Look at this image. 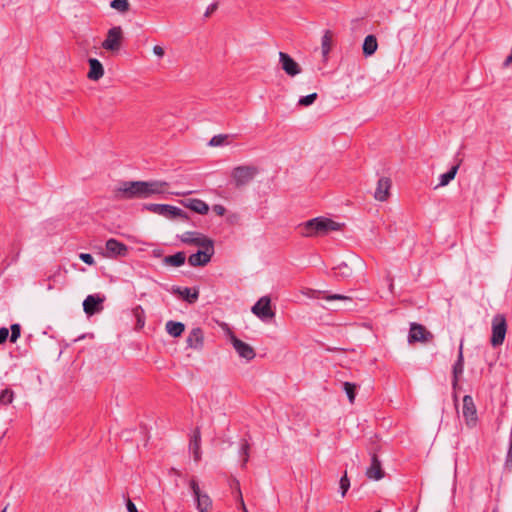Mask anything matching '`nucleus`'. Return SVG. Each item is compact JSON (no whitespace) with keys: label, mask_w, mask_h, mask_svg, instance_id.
<instances>
[{"label":"nucleus","mask_w":512,"mask_h":512,"mask_svg":"<svg viewBox=\"0 0 512 512\" xmlns=\"http://www.w3.org/2000/svg\"><path fill=\"white\" fill-rule=\"evenodd\" d=\"M169 184L165 181H126L116 190L118 199H145L152 195L164 194Z\"/></svg>","instance_id":"1"},{"label":"nucleus","mask_w":512,"mask_h":512,"mask_svg":"<svg viewBox=\"0 0 512 512\" xmlns=\"http://www.w3.org/2000/svg\"><path fill=\"white\" fill-rule=\"evenodd\" d=\"M340 229V224L325 217H316L299 226V233L305 237H316Z\"/></svg>","instance_id":"2"},{"label":"nucleus","mask_w":512,"mask_h":512,"mask_svg":"<svg viewBox=\"0 0 512 512\" xmlns=\"http://www.w3.org/2000/svg\"><path fill=\"white\" fill-rule=\"evenodd\" d=\"M142 209L170 220L177 218L188 220V215L184 210L169 204H144Z\"/></svg>","instance_id":"3"},{"label":"nucleus","mask_w":512,"mask_h":512,"mask_svg":"<svg viewBox=\"0 0 512 512\" xmlns=\"http://www.w3.org/2000/svg\"><path fill=\"white\" fill-rule=\"evenodd\" d=\"M258 173L259 170L254 165H239L232 169L231 178L234 186L241 188L248 185Z\"/></svg>","instance_id":"4"},{"label":"nucleus","mask_w":512,"mask_h":512,"mask_svg":"<svg viewBox=\"0 0 512 512\" xmlns=\"http://www.w3.org/2000/svg\"><path fill=\"white\" fill-rule=\"evenodd\" d=\"M507 332L506 318L502 314H497L492 319V336L490 343L493 347L501 346L505 340Z\"/></svg>","instance_id":"5"},{"label":"nucleus","mask_w":512,"mask_h":512,"mask_svg":"<svg viewBox=\"0 0 512 512\" xmlns=\"http://www.w3.org/2000/svg\"><path fill=\"white\" fill-rule=\"evenodd\" d=\"M189 486L195 498L197 510L199 512H208L212 506V500L209 495L200 490L199 484L194 478L189 481Z\"/></svg>","instance_id":"6"},{"label":"nucleus","mask_w":512,"mask_h":512,"mask_svg":"<svg viewBox=\"0 0 512 512\" xmlns=\"http://www.w3.org/2000/svg\"><path fill=\"white\" fill-rule=\"evenodd\" d=\"M123 30L120 26H114L107 32L106 39L102 42V47L107 51H118L122 45Z\"/></svg>","instance_id":"7"},{"label":"nucleus","mask_w":512,"mask_h":512,"mask_svg":"<svg viewBox=\"0 0 512 512\" xmlns=\"http://www.w3.org/2000/svg\"><path fill=\"white\" fill-rule=\"evenodd\" d=\"M251 311L262 321H266L275 316L271 308V299L269 296L261 297L251 308Z\"/></svg>","instance_id":"8"},{"label":"nucleus","mask_w":512,"mask_h":512,"mask_svg":"<svg viewBox=\"0 0 512 512\" xmlns=\"http://www.w3.org/2000/svg\"><path fill=\"white\" fill-rule=\"evenodd\" d=\"M105 251L111 256H124L127 253V247L116 239H109L106 242L105 247H98V251L96 253L101 256H107Z\"/></svg>","instance_id":"9"},{"label":"nucleus","mask_w":512,"mask_h":512,"mask_svg":"<svg viewBox=\"0 0 512 512\" xmlns=\"http://www.w3.org/2000/svg\"><path fill=\"white\" fill-rule=\"evenodd\" d=\"M230 341L233 345V348L241 358H244L247 361H251L255 358L256 353L252 346L238 339L234 334H231Z\"/></svg>","instance_id":"10"},{"label":"nucleus","mask_w":512,"mask_h":512,"mask_svg":"<svg viewBox=\"0 0 512 512\" xmlns=\"http://www.w3.org/2000/svg\"><path fill=\"white\" fill-rule=\"evenodd\" d=\"M104 297L88 295L83 301V310L88 316L95 315L103 310Z\"/></svg>","instance_id":"11"},{"label":"nucleus","mask_w":512,"mask_h":512,"mask_svg":"<svg viewBox=\"0 0 512 512\" xmlns=\"http://www.w3.org/2000/svg\"><path fill=\"white\" fill-rule=\"evenodd\" d=\"M279 62L285 73L291 77H294L301 72L299 64L285 52H279Z\"/></svg>","instance_id":"12"},{"label":"nucleus","mask_w":512,"mask_h":512,"mask_svg":"<svg viewBox=\"0 0 512 512\" xmlns=\"http://www.w3.org/2000/svg\"><path fill=\"white\" fill-rule=\"evenodd\" d=\"M324 266L330 268L332 275L338 279H346L352 275L351 267L344 261L324 263Z\"/></svg>","instance_id":"13"},{"label":"nucleus","mask_w":512,"mask_h":512,"mask_svg":"<svg viewBox=\"0 0 512 512\" xmlns=\"http://www.w3.org/2000/svg\"><path fill=\"white\" fill-rule=\"evenodd\" d=\"M463 416L467 425L474 426L477 421V410L472 396L465 395L463 397Z\"/></svg>","instance_id":"14"},{"label":"nucleus","mask_w":512,"mask_h":512,"mask_svg":"<svg viewBox=\"0 0 512 512\" xmlns=\"http://www.w3.org/2000/svg\"><path fill=\"white\" fill-rule=\"evenodd\" d=\"M432 338V334L426 330V328L418 323H412L408 335L409 343L413 342H425L428 338Z\"/></svg>","instance_id":"15"},{"label":"nucleus","mask_w":512,"mask_h":512,"mask_svg":"<svg viewBox=\"0 0 512 512\" xmlns=\"http://www.w3.org/2000/svg\"><path fill=\"white\" fill-rule=\"evenodd\" d=\"M186 259L191 266L203 267L206 266L212 258H163L165 265L180 267L185 264Z\"/></svg>","instance_id":"16"},{"label":"nucleus","mask_w":512,"mask_h":512,"mask_svg":"<svg viewBox=\"0 0 512 512\" xmlns=\"http://www.w3.org/2000/svg\"><path fill=\"white\" fill-rule=\"evenodd\" d=\"M180 203L184 207L194 211L195 213L201 214V215H206L209 211L208 204L201 199L187 198V199L181 200Z\"/></svg>","instance_id":"17"},{"label":"nucleus","mask_w":512,"mask_h":512,"mask_svg":"<svg viewBox=\"0 0 512 512\" xmlns=\"http://www.w3.org/2000/svg\"><path fill=\"white\" fill-rule=\"evenodd\" d=\"M391 180L388 177H381L378 180L374 197L378 201H386L390 195Z\"/></svg>","instance_id":"18"},{"label":"nucleus","mask_w":512,"mask_h":512,"mask_svg":"<svg viewBox=\"0 0 512 512\" xmlns=\"http://www.w3.org/2000/svg\"><path fill=\"white\" fill-rule=\"evenodd\" d=\"M187 347L200 350L204 345V335L203 331L200 327L193 328L187 339H186Z\"/></svg>","instance_id":"19"},{"label":"nucleus","mask_w":512,"mask_h":512,"mask_svg":"<svg viewBox=\"0 0 512 512\" xmlns=\"http://www.w3.org/2000/svg\"><path fill=\"white\" fill-rule=\"evenodd\" d=\"M384 474L381 461L378 459L376 454H373L371 456V464L366 471V476L369 479L380 480L384 477Z\"/></svg>","instance_id":"20"},{"label":"nucleus","mask_w":512,"mask_h":512,"mask_svg":"<svg viewBox=\"0 0 512 512\" xmlns=\"http://www.w3.org/2000/svg\"><path fill=\"white\" fill-rule=\"evenodd\" d=\"M172 292L173 294L179 295L184 301H186L189 304L195 303L199 298V291L196 288L174 287Z\"/></svg>","instance_id":"21"},{"label":"nucleus","mask_w":512,"mask_h":512,"mask_svg":"<svg viewBox=\"0 0 512 512\" xmlns=\"http://www.w3.org/2000/svg\"><path fill=\"white\" fill-rule=\"evenodd\" d=\"M464 371V358H463V342L461 341L458 351V357L456 362L453 365L452 373V385L455 388L458 384L459 377L463 374Z\"/></svg>","instance_id":"22"},{"label":"nucleus","mask_w":512,"mask_h":512,"mask_svg":"<svg viewBox=\"0 0 512 512\" xmlns=\"http://www.w3.org/2000/svg\"><path fill=\"white\" fill-rule=\"evenodd\" d=\"M89 63V72L88 78L93 81H97L104 75V68L101 62L96 58H90L88 60Z\"/></svg>","instance_id":"23"},{"label":"nucleus","mask_w":512,"mask_h":512,"mask_svg":"<svg viewBox=\"0 0 512 512\" xmlns=\"http://www.w3.org/2000/svg\"><path fill=\"white\" fill-rule=\"evenodd\" d=\"M183 242L188 244H194L199 247V249H204L206 247V241L210 240L208 237L197 233V232H186L182 237Z\"/></svg>","instance_id":"24"},{"label":"nucleus","mask_w":512,"mask_h":512,"mask_svg":"<svg viewBox=\"0 0 512 512\" xmlns=\"http://www.w3.org/2000/svg\"><path fill=\"white\" fill-rule=\"evenodd\" d=\"M201 433L200 429L196 428L193 432V435L191 436L190 443H189V449L193 453L194 460L196 462L200 461L201 459Z\"/></svg>","instance_id":"25"},{"label":"nucleus","mask_w":512,"mask_h":512,"mask_svg":"<svg viewBox=\"0 0 512 512\" xmlns=\"http://www.w3.org/2000/svg\"><path fill=\"white\" fill-rule=\"evenodd\" d=\"M165 329L170 336L177 338L185 331V325L182 322L169 320L165 325Z\"/></svg>","instance_id":"26"},{"label":"nucleus","mask_w":512,"mask_h":512,"mask_svg":"<svg viewBox=\"0 0 512 512\" xmlns=\"http://www.w3.org/2000/svg\"><path fill=\"white\" fill-rule=\"evenodd\" d=\"M377 48L378 42L376 37L374 35L366 36L362 45L363 54L366 57L371 56L376 52Z\"/></svg>","instance_id":"27"},{"label":"nucleus","mask_w":512,"mask_h":512,"mask_svg":"<svg viewBox=\"0 0 512 512\" xmlns=\"http://www.w3.org/2000/svg\"><path fill=\"white\" fill-rule=\"evenodd\" d=\"M460 164H461V160H459L455 165H453L448 172L441 174L439 177L438 186L448 185L450 183V181H452L455 178L457 171L460 167Z\"/></svg>","instance_id":"28"},{"label":"nucleus","mask_w":512,"mask_h":512,"mask_svg":"<svg viewBox=\"0 0 512 512\" xmlns=\"http://www.w3.org/2000/svg\"><path fill=\"white\" fill-rule=\"evenodd\" d=\"M333 33L330 30H326L321 39V51L323 57L326 59L332 48Z\"/></svg>","instance_id":"29"},{"label":"nucleus","mask_w":512,"mask_h":512,"mask_svg":"<svg viewBox=\"0 0 512 512\" xmlns=\"http://www.w3.org/2000/svg\"><path fill=\"white\" fill-rule=\"evenodd\" d=\"M229 485H230L231 489L236 492V497L240 500V504H241V507H242L243 511L244 512H248L247 509H246L245 503L243 501V497H242L239 481L236 478H232L229 481Z\"/></svg>","instance_id":"30"},{"label":"nucleus","mask_w":512,"mask_h":512,"mask_svg":"<svg viewBox=\"0 0 512 512\" xmlns=\"http://www.w3.org/2000/svg\"><path fill=\"white\" fill-rule=\"evenodd\" d=\"M206 247L204 249H198L196 252H193L190 256H213L214 254V244L212 240H205Z\"/></svg>","instance_id":"31"},{"label":"nucleus","mask_w":512,"mask_h":512,"mask_svg":"<svg viewBox=\"0 0 512 512\" xmlns=\"http://www.w3.org/2000/svg\"><path fill=\"white\" fill-rule=\"evenodd\" d=\"M14 391L11 388H5L0 392V404L8 405L14 400Z\"/></svg>","instance_id":"32"},{"label":"nucleus","mask_w":512,"mask_h":512,"mask_svg":"<svg viewBox=\"0 0 512 512\" xmlns=\"http://www.w3.org/2000/svg\"><path fill=\"white\" fill-rule=\"evenodd\" d=\"M110 6L121 13H126L130 9V3L128 0H112Z\"/></svg>","instance_id":"33"},{"label":"nucleus","mask_w":512,"mask_h":512,"mask_svg":"<svg viewBox=\"0 0 512 512\" xmlns=\"http://www.w3.org/2000/svg\"><path fill=\"white\" fill-rule=\"evenodd\" d=\"M249 451H250V444L247 440H243L240 446L239 454L243 458L242 459V467H245L248 460H249Z\"/></svg>","instance_id":"34"},{"label":"nucleus","mask_w":512,"mask_h":512,"mask_svg":"<svg viewBox=\"0 0 512 512\" xmlns=\"http://www.w3.org/2000/svg\"><path fill=\"white\" fill-rule=\"evenodd\" d=\"M356 388L357 386L354 383L344 382L343 389L347 394L350 403H353L356 396Z\"/></svg>","instance_id":"35"},{"label":"nucleus","mask_w":512,"mask_h":512,"mask_svg":"<svg viewBox=\"0 0 512 512\" xmlns=\"http://www.w3.org/2000/svg\"><path fill=\"white\" fill-rule=\"evenodd\" d=\"M339 486L341 490V496L344 497L350 488V480L347 476L346 471L344 472V475L340 478Z\"/></svg>","instance_id":"36"},{"label":"nucleus","mask_w":512,"mask_h":512,"mask_svg":"<svg viewBox=\"0 0 512 512\" xmlns=\"http://www.w3.org/2000/svg\"><path fill=\"white\" fill-rule=\"evenodd\" d=\"M227 138L228 135L225 134L215 135L211 138L209 145L213 147L221 146L226 143Z\"/></svg>","instance_id":"37"},{"label":"nucleus","mask_w":512,"mask_h":512,"mask_svg":"<svg viewBox=\"0 0 512 512\" xmlns=\"http://www.w3.org/2000/svg\"><path fill=\"white\" fill-rule=\"evenodd\" d=\"M10 329H11V335L9 336L10 341L12 343H15L21 335V326L18 323H14L11 325Z\"/></svg>","instance_id":"38"},{"label":"nucleus","mask_w":512,"mask_h":512,"mask_svg":"<svg viewBox=\"0 0 512 512\" xmlns=\"http://www.w3.org/2000/svg\"><path fill=\"white\" fill-rule=\"evenodd\" d=\"M316 99H317V93H312L307 96L301 97L298 101V104L300 106H309V105H312Z\"/></svg>","instance_id":"39"},{"label":"nucleus","mask_w":512,"mask_h":512,"mask_svg":"<svg viewBox=\"0 0 512 512\" xmlns=\"http://www.w3.org/2000/svg\"><path fill=\"white\" fill-rule=\"evenodd\" d=\"M323 297L324 299L326 300H349L351 301V298L347 297V296H344V295H341V294H326V292H323Z\"/></svg>","instance_id":"40"},{"label":"nucleus","mask_w":512,"mask_h":512,"mask_svg":"<svg viewBox=\"0 0 512 512\" xmlns=\"http://www.w3.org/2000/svg\"><path fill=\"white\" fill-rule=\"evenodd\" d=\"M9 337V330L6 327L0 328V345L4 344Z\"/></svg>","instance_id":"41"},{"label":"nucleus","mask_w":512,"mask_h":512,"mask_svg":"<svg viewBox=\"0 0 512 512\" xmlns=\"http://www.w3.org/2000/svg\"><path fill=\"white\" fill-rule=\"evenodd\" d=\"M212 209L218 216H223L226 212V208L220 204L214 205Z\"/></svg>","instance_id":"42"},{"label":"nucleus","mask_w":512,"mask_h":512,"mask_svg":"<svg viewBox=\"0 0 512 512\" xmlns=\"http://www.w3.org/2000/svg\"><path fill=\"white\" fill-rule=\"evenodd\" d=\"M139 311L143 312V310L141 309L140 306H138L136 309H135V315L137 317V324L140 326V327H143L144 326V320L141 319L140 317V314H139Z\"/></svg>","instance_id":"43"},{"label":"nucleus","mask_w":512,"mask_h":512,"mask_svg":"<svg viewBox=\"0 0 512 512\" xmlns=\"http://www.w3.org/2000/svg\"><path fill=\"white\" fill-rule=\"evenodd\" d=\"M126 507L128 512H138L136 505L130 499L127 500Z\"/></svg>","instance_id":"44"},{"label":"nucleus","mask_w":512,"mask_h":512,"mask_svg":"<svg viewBox=\"0 0 512 512\" xmlns=\"http://www.w3.org/2000/svg\"><path fill=\"white\" fill-rule=\"evenodd\" d=\"M153 52H154V54H155V55H157L158 57H163V55H164V53H165V52H164V49H163L161 46H159V45H155V46L153 47Z\"/></svg>","instance_id":"45"},{"label":"nucleus","mask_w":512,"mask_h":512,"mask_svg":"<svg viewBox=\"0 0 512 512\" xmlns=\"http://www.w3.org/2000/svg\"><path fill=\"white\" fill-rule=\"evenodd\" d=\"M217 9V4L213 3L210 6H208L204 16L209 17L215 10Z\"/></svg>","instance_id":"46"},{"label":"nucleus","mask_w":512,"mask_h":512,"mask_svg":"<svg viewBox=\"0 0 512 512\" xmlns=\"http://www.w3.org/2000/svg\"><path fill=\"white\" fill-rule=\"evenodd\" d=\"M510 65H512V52L510 53L509 56H507V58L505 59V61L503 62V68H507L509 67Z\"/></svg>","instance_id":"47"},{"label":"nucleus","mask_w":512,"mask_h":512,"mask_svg":"<svg viewBox=\"0 0 512 512\" xmlns=\"http://www.w3.org/2000/svg\"><path fill=\"white\" fill-rule=\"evenodd\" d=\"M80 259L88 265L95 264V258H80Z\"/></svg>","instance_id":"48"},{"label":"nucleus","mask_w":512,"mask_h":512,"mask_svg":"<svg viewBox=\"0 0 512 512\" xmlns=\"http://www.w3.org/2000/svg\"><path fill=\"white\" fill-rule=\"evenodd\" d=\"M173 256H177V257L185 256V253L184 252H177Z\"/></svg>","instance_id":"49"},{"label":"nucleus","mask_w":512,"mask_h":512,"mask_svg":"<svg viewBox=\"0 0 512 512\" xmlns=\"http://www.w3.org/2000/svg\"><path fill=\"white\" fill-rule=\"evenodd\" d=\"M153 256L158 257V256H161V254L159 252H157L156 250H153Z\"/></svg>","instance_id":"50"},{"label":"nucleus","mask_w":512,"mask_h":512,"mask_svg":"<svg viewBox=\"0 0 512 512\" xmlns=\"http://www.w3.org/2000/svg\"><path fill=\"white\" fill-rule=\"evenodd\" d=\"M172 472H173L174 474H176L177 476H180V472H179L178 470H176V469H174V468H173V469H172Z\"/></svg>","instance_id":"51"},{"label":"nucleus","mask_w":512,"mask_h":512,"mask_svg":"<svg viewBox=\"0 0 512 512\" xmlns=\"http://www.w3.org/2000/svg\"><path fill=\"white\" fill-rule=\"evenodd\" d=\"M78 256H85V257H88V256H91V254H89V253H80Z\"/></svg>","instance_id":"52"},{"label":"nucleus","mask_w":512,"mask_h":512,"mask_svg":"<svg viewBox=\"0 0 512 512\" xmlns=\"http://www.w3.org/2000/svg\"><path fill=\"white\" fill-rule=\"evenodd\" d=\"M190 192H187V194H189ZM175 195H186V193H180V192H175L174 193Z\"/></svg>","instance_id":"53"},{"label":"nucleus","mask_w":512,"mask_h":512,"mask_svg":"<svg viewBox=\"0 0 512 512\" xmlns=\"http://www.w3.org/2000/svg\"><path fill=\"white\" fill-rule=\"evenodd\" d=\"M492 512H499V511H498V509L495 508L492 510Z\"/></svg>","instance_id":"54"},{"label":"nucleus","mask_w":512,"mask_h":512,"mask_svg":"<svg viewBox=\"0 0 512 512\" xmlns=\"http://www.w3.org/2000/svg\"><path fill=\"white\" fill-rule=\"evenodd\" d=\"M6 510H7V507H5V508L2 510V512H6Z\"/></svg>","instance_id":"55"},{"label":"nucleus","mask_w":512,"mask_h":512,"mask_svg":"<svg viewBox=\"0 0 512 512\" xmlns=\"http://www.w3.org/2000/svg\"><path fill=\"white\" fill-rule=\"evenodd\" d=\"M376 512H381V510H377Z\"/></svg>","instance_id":"56"}]
</instances>
